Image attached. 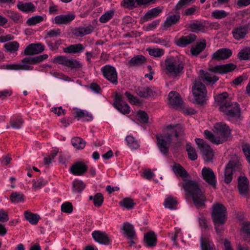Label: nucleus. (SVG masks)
I'll return each mask as SVG.
<instances>
[{
  "label": "nucleus",
  "mask_w": 250,
  "mask_h": 250,
  "mask_svg": "<svg viewBox=\"0 0 250 250\" xmlns=\"http://www.w3.org/2000/svg\"><path fill=\"white\" fill-rule=\"evenodd\" d=\"M177 204L176 199L171 196L166 198L164 203L165 207L170 209H175L177 208Z\"/></svg>",
  "instance_id": "nucleus-35"
},
{
  "label": "nucleus",
  "mask_w": 250,
  "mask_h": 250,
  "mask_svg": "<svg viewBox=\"0 0 250 250\" xmlns=\"http://www.w3.org/2000/svg\"><path fill=\"white\" fill-rule=\"evenodd\" d=\"M202 176L203 179L209 185L215 187L216 184V180L215 174L212 170L209 168L204 167L202 170Z\"/></svg>",
  "instance_id": "nucleus-13"
},
{
  "label": "nucleus",
  "mask_w": 250,
  "mask_h": 250,
  "mask_svg": "<svg viewBox=\"0 0 250 250\" xmlns=\"http://www.w3.org/2000/svg\"><path fill=\"white\" fill-rule=\"evenodd\" d=\"M33 182V187L36 189H38L45 186L47 183V181L42 178H39L36 180H34Z\"/></svg>",
  "instance_id": "nucleus-56"
},
{
  "label": "nucleus",
  "mask_w": 250,
  "mask_h": 250,
  "mask_svg": "<svg viewBox=\"0 0 250 250\" xmlns=\"http://www.w3.org/2000/svg\"><path fill=\"white\" fill-rule=\"evenodd\" d=\"M168 104L173 106H178L182 104V100L179 94L176 92L171 91L168 96Z\"/></svg>",
  "instance_id": "nucleus-22"
},
{
  "label": "nucleus",
  "mask_w": 250,
  "mask_h": 250,
  "mask_svg": "<svg viewBox=\"0 0 250 250\" xmlns=\"http://www.w3.org/2000/svg\"><path fill=\"white\" fill-rule=\"evenodd\" d=\"M187 193L191 196L194 204L198 208L204 205L205 197L197 183L193 181H187L183 185Z\"/></svg>",
  "instance_id": "nucleus-4"
},
{
  "label": "nucleus",
  "mask_w": 250,
  "mask_h": 250,
  "mask_svg": "<svg viewBox=\"0 0 250 250\" xmlns=\"http://www.w3.org/2000/svg\"><path fill=\"white\" fill-rule=\"evenodd\" d=\"M179 14L168 15L166 19L161 24V28L163 30H167L172 25L176 24L180 20Z\"/></svg>",
  "instance_id": "nucleus-16"
},
{
  "label": "nucleus",
  "mask_w": 250,
  "mask_h": 250,
  "mask_svg": "<svg viewBox=\"0 0 250 250\" xmlns=\"http://www.w3.org/2000/svg\"><path fill=\"white\" fill-rule=\"evenodd\" d=\"M93 30V27L91 25L80 27L75 29L74 34L77 36L82 37L86 35L90 34Z\"/></svg>",
  "instance_id": "nucleus-29"
},
{
  "label": "nucleus",
  "mask_w": 250,
  "mask_h": 250,
  "mask_svg": "<svg viewBox=\"0 0 250 250\" xmlns=\"http://www.w3.org/2000/svg\"><path fill=\"white\" fill-rule=\"evenodd\" d=\"M44 50V46L41 43H31L24 50L25 55H33L42 52Z\"/></svg>",
  "instance_id": "nucleus-15"
},
{
  "label": "nucleus",
  "mask_w": 250,
  "mask_h": 250,
  "mask_svg": "<svg viewBox=\"0 0 250 250\" xmlns=\"http://www.w3.org/2000/svg\"><path fill=\"white\" fill-rule=\"evenodd\" d=\"M144 238L148 246H153L156 245V237L153 232L150 231L146 233Z\"/></svg>",
  "instance_id": "nucleus-41"
},
{
  "label": "nucleus",
  "mask_w": 250,
  "mask_h": 250,
  "mask_svg": "<svg viewBox=\"0 0 250 250\" xmlns=\"http://www.w3.org/2000/svg\"><path fill=\"white\" fill-rule=\"evenodd\" d=\"M238 189L241 194L246 196L249 194L250 187L248 179L244 176H240L238 179Z\"/></svg>",
  "instance_id": "nucleus-17"
},
{
  "label": "nucleus",
  "mask_w": 250,
  "mask_h": 250,
  "mask_svg": "<svg viewBox=\"0 0 250 250\" xmlns=\"http://www.w3.org/2000/svg\"><path fill=\"white\" fill-rule=\"evenodd\" d=\"M89 199L93 201L95 206L99 207L103 204L104 197L101 193H97L94 196L92 195L89 196Z\"/></svg>",
  "instance_id": "nucleus-40"
},
{
  "label": "nucleus",
  "mask_w": 250,
  "mask_h": 250,
  "mask_svg": "<svg viewBox=\"0 0 250 250\" xmlns=\"http://www.w3.org/2000/svg\"><path fill=\"white\" fill-rule=\"evenodd\" d=\"M58 153V149L57 148L54 149L51 154L44 157L43 162L45 165H49L50 164L52 161L55 158V157L57 156Z\"/></svg>",
  "instance_id": "nucleus-60"
},
{
  "label": "nucleus",
  "mask_w": 250,
  "mask_h": 250,
  "mask_svg": "<svg viewBox=\"0 0 250 250\" xmlns=\"http://www.w3.org/2000/svg\"><path fill=\"white\" fill-rule=\"evenodd\" d=\"M220 111L224 112L229 119H238L240 117V109L237 103H226Z\"/></svg>",
  "instance_id": "nucleus-7"
},
{
  "label": "nucleus",
  "mask_w": 250,
  "mask_h": 250,
  "mask_svg": "<svg viewBox=\"0 0 250 250\" xmlns=\"http://www.w3.org/2000/svg\"><path fill=\"white\" fill-rule=\"evenodd\" d=\"M195 141L198 149L202 155L203 159L206 162L211 161L214 158V153L208 143L200 138H196Z\"/></svg>",
  "instance_id": "nucleus-6"
},
{
  "label": "nucleus",
  "mask_w": 250,
  "mask_h": 250,
  "mask_svg": "<svg viewBox=\"0 0 250 250\" xmlns=\"http://www.w3.org/2000/svg\"><path fill=\"white\" fill-rule=\"evenodd\" d=\"M218 61H219V50H217L212 54V59L209 62L208 68L209 71L213 73L219 72V65L216 64L214 65L215 62Z\"/></svg>",
  "instance_id": "nucleus-27"
},
{
  "label": "nucleus",
  "mask_w": 250,
  "mask_h": 250,
  "mask_svg": "<svg viewBox=\"0 0 250 250\" xmlns=\"http://www.w3.org/2000/svg\"><path fill=\"white\" fill-rule=\"evenodd\" d=\"M182 134L181 127L178 125H170L167 127V132L156 136L157 145L160 151L166 155L168 151L173 137H178Z\"/></svg>",
  "instance_id": "nucleus-3"
},
{
  "label": "nucleus",
  "mask_w": 250,
  "mask_h": 250,
  "mask_svg": "<svg viewBox=\"0 0 250 250\" xmlns=\"http://www.w3.org/2000/svg\"><path fill=\"white\" fill-rule=\"evenodd\" d=\"M72 69H79L82 68L83 65L81 62L76 59L68 58L66 66Z\"/></svg>",
  "instance_id": "nucleus-45"
},
{
  "label": "nucleus",
  "mask_w": 250,
  "mask_h": 250,
  "mask_svg": "<svg viewBox=\"0 0 250 250\" xmlns=\"http://www.w3.org/2000/svg\"><path fill=\"white\" fill-rule=\"evenodd\" d=\"M232 51L227 48L220 49V60H226L232 55Z\"/></svg>",
  "instance_id": "nucleus-55"
},
{
  "label": "nucleus",
  "mask_w": 250,
  "mask_h": 250,
  "mask_svg": "<svg viewBox=\"0 0 250 250\" xmlns=\"http://www.w3.org/2000/svg\"><path fill=\"white\" fill-rule=\"evenodd\" d=\"M233 168L232 165L230 163H229L228 166L226 167L225 170V182L229 184V183L232 178V172Z\"/></svg>",
  "instance_id": "nucleus-38"
},
{
  "label": "nucleus",
  "mask_w": 250,
  "mask_h": 250,
  "mask_svg": "<svg viewBox=\"0 0 250 250\" xmlns=\"http://www.w3.org/2000/svg\"><path fill=\"white\" fill-rule=\"evenodd\" d=\"M24 216L27 221L33 225H37L41 218L39 214L32 213L29 210L24 211Z\"/></svg>",
  "instance_id": "nucleus-28"
},
{
  "label": "nucleus",
  "mask_w": 250,
  "mask_h": 250,
  "mask_svg": "<svg viewBox=\"0 0 250 250\" xmlns=\"http://www.w3.org/2000/svg\"><path fill=\"white\" fill-rule=\"evenodd\" d=\"M200 242L201 250H214L213 244L208 240L201 238Z\"/></svg>",
  "instance_id": "nucleus-46"
},
{
  "label": "nucleus",
  "mask_w": 250,
  "mask_h": 250,
  "mask_svg": "<svg viewBox=\"0 0 250 250\" xmlns=\"http://www.w3.org/2000/svg\"><path fill=\"white\" fill-rule=\"evenodd\" d=\"M236 66L233 63H227L224 65H220V74L227 73L234 70Z\"/></svg>",
  "instance_id": "nucleus-51"
},
{
  "label": "nucleus",
  "mask_w": 250,
  "mask_h": 250,
  "mask_svg": "<svg viewBox=\"0 0 250 250\" xmlns=\"http://www.w3.org/2000/svg\"><path fill=\"white\" fill-rule=\"evenodd\" d=\"M104 77L114 84L118 83V74L116 68L110 65H105L101 68Z\"/></svg>",
  "instance_id": "nucleus-8"
},
{
  "label": "nucleus",
  "mask_w": 250,
  "mask_h": 250,
  "mask_svg": "<svg viewBox=\"0 0 250 250\" xmlns=\"http://www.w3.org/2000/svg\"><path fill=\"white\" fill-rule=\"evenodd\" d=\"M85 188V184L81 180H75L73 182V191L74 192H80Z\"/></svg>",
  "instance_id": "nucleus-47"
},
{
  "label": "nucleus",
  "mask_w": 250,
  "mask_h": 250,
  "mask_svg": "<svg viewBox=\"0 0 250 250\" xmlns=\"http://www.w3.org/2000/svg\"><path fill=\"white\" fill-rule=\"evenodd\" d=\"M121 229L124 231V234L129 240V246H133L137 241V236L133 226L128 222H125L122 225Z\"/></svg>",
  "instance_id": "nucleus-9"
},
{
  "label": "nucleus",
  "mask_w": 250,
  "mask_h": 250,
  "mask_svg": "<svg viewBox=\"0 0 250 250\" xmlns=\"http://www.w3.org/2000/svg\"><path fill=\"white\" fill-rule=\"evenodd\" d=\"M85 46L82 43L71 44L63 48V51L68 54H78L83 52Z\"/></svg>",
  "instance_id": "nucleus-21"
},
{
  "label": "nucleus",
  "mask_w": 250,
  "mask_h": 250,
  "mask_svg": "<svg viewBox=\"0 0 250 250\" xmlns=\"http://www.w3.org/2000/svg\"><path fill=\"white\" fill-rule=\"evenodd\" d=\"M211 217L214 222L215 229L218 233L219 229V203H218L214 204L212 207Z\"/></svg>",
  "instance_id": "nucleus-25"
},
{
  "label": "nucleus",
  "mask_w": 250,
  "mask_h": 250,
  "mask_svg": "<svg viewBox=\"0 0 250 250\" xmlns=\"http://www.w3.org/2000/svg\"><path fill=\"white\" fill-rule=\"evenodd\" d=\"M196 39V36L194 34H189L185 36H182L175 41L177 45L184 47L187 45L192 43Z\"/></svg>",
  "instance_id": "nucleus-19"
},
{
  "label": "nucleus",
  "mask_w": 250,
  "mask_h": 250,
  "mask_svg": "<svg viewBox=\"0 0 250 250\" xmlns=\"http://www.w3.org/2000/svg\"><path fill=\"white\" fill-rule=\"evenodd\" d=\"M17 7L21 11L26 13L34 12L36 10L35 6L31 2H19L17 4Z\"/></svg>",
  "instance_id": "nucleus-26"
},
{
  "label": "nucleus",
  "mask_w": 250,
  "mask_h": 250,
  "mask_svg": "<svg viewBox=\"0 0 250 250\" xmlns=\"http://www.w3.org/2000/svg\"><path fill=\"white\" fill-rule=\"evenodd\" d=\"M61 210L63 212L70 213L73 211V206L71 203L66 202L61 205Z\"/></svg>",
  "instance_id": "nucleus-63"
},
{
  "label": "nucleus",
  "mask_w": 250,
  "mask_h": 250,
  "mask_svg": "<svg viewBox=\"0 0 250 250\" xmlns=\"http://www.w3.org/2000/svg\"><path fill=\"white\" fill-rule=\"evenodd\" d=\"M146 50L150 56L154 57L159 58L163 56L165 54V50L161 48H148Z\"/></svg>",
  "instance_id": "nucleus-48"
},
{
  "label": "nucleus",
  "mask_w": 250,
  "mask_h": 250,
  "mask_svg": "<svg viewBox=\"0 0 250 250\" xmlns=\"http://www.w3.org/2000/svg\"><path fill=\"white\" fill-rule=\"evenodd\" d=\"M74 114L75 117L82 119L84 121L89 122L93 120L92 114L84 110L77 109Z\"/></svg>",
  "instance_id": "nucleus-30"
},
{
  "label": "nucleus",
  "mask_w": 250,
  "mask_h": 250,
  "mask_svg": "<svg viewBox=\"0 0 250 250\" xmlns=\"http://www.w3.org/2000/svg\"><path fill=\"white\" fill-rule=\"evenodd\" d=\"M120 204L127 209H131L133 208L134 203L132 199L125 198L120 202Z\"/></svg>",
  "instance_id": "nucleus-58"
},
{
  "label": "nucleus",
  "mask_w": 250,
  "mask_h": 250,
  "mask_svg": "<svg viewBox=\"0 0 250 250\" xmlns=\"http://www.w3.org/2000/svg\"><path fill=\"white\" fill-rule=\"evenodd\" d=\"M230 102V98L227 92H223L220 94V109L226 103Z\"/></svg>",
  "instance_id": "nucleus-61"
},
{
  "label": "nucleus",
  "mask_w": 250,
  "mask_h": 250,
  "mask_svg": "<svg viewBox=\"0 0 250 250\" xmlns=\"http://www.w3.org/2000/svg\"><path fill=\"white\" fill-rule=\"evenodd\" d=\"M218 78L214 74L201 70L199 78L194 81L192 91L195 101L198 104L204 103L207 96V91L205 85L202 83L203 81L206 84H213L217 81Z\"/></svg>",
  "instance_id": "nucleus-1"
},
{
  "label": "nucleus",
  "mask_w": 250,
  "mask_h": 250,
  "mask_svg": "<svg viewBox=\"0 0 250 250\" xmlns=\"http://www.w3.org/2000/svg\"><path fill=\"white\" fill-rule=\"evenodd\" d=\"M9 200L11 203L14 204L23 203L24 202V197L21 192H13L9 197Z\"/></svg>",
  "instance_id": "nucleus-33"
},
{
  "label": "nucleus",
  "mask_w": 250,
  "mask_h": 250,
  "mask_svg": "<svg viewBox=\"0 0 250 250\" xmlns=\"http://www.w3.org/2000/svg\"><path fill=\"white\" fill-rule=\"evenodd\" d=\"M137 117L140 122L142 123H147L149 119L147 114L143 110H139L137 112Z\"/></svg>",
  "instance_id": "nucleus-59"
},
{
  "label": "nucleus",
  "mask_w": 250,
  "mask_h": 250,
  "mask_svg": "<svg viewBox=\"0 0 250 250\" xmlns=\"http://www.w3.org/2000/svg\"><path fill=\"white\" fill-rule=\"evenodd\" d=\"M71 144L75 148L80 149H83L85 147L86 143L80 137H74L71 140Z\"/></svg>",
  "instance_id": "nucleus-39"
},
{
  "label": "nucleus",
  "mask_w": 250,
  "mask_h": 250,
  "mask_svg": "<svg viewBox=\"0 0 250 250\" xmlns=\"http://www.w3.org/2000/svg\"><path fill=\"white\" fill-rule=\"evenodd\" d=\"M75 18V15L69 12L65 14H61L56 16L52 20V22L58 25L67 24L74 20Z\"/></svg>",
  "instance_id": "nucleus-14"
},
{
  "label": "nucleus",
  "mask_w": 250,
  "mask_h": 250,
  "mask_svg": "<svg viewBox=\"0 0 250 250\" xmlns=\"http://www.w3.org/2000/svg\"><path fill=\"white\" fill-rule=\"evenodd\" d=\"M189 27L192 32H203L205 29V26L200 22H195L189 24Z\"/></svg>",
  "instance_id": "nucleus-53"
},
{
  "label": "nucleus",
  "mask_w": 250,
  "mask_h": 250,
  "mask_svg": "<svg viewBox=\"0 0 250 250\" xmlns=\"http://www.w3.org/2000/svg\"><path fill=\"white\" fill-rule=\"evenodd\" d=\"M214 129L205 130L204 132L206 139L213 144H219V124L216 123L214 126Z\"/></svg>",
  "instance_id": "nucleus-11"
},
{
  "label": "nucleus",
  "mask_w": 250,
  "mask_h": 250,
  "mask_svg": "<svg viewBox=\"0 0 250 250\" xmlns=\"http://www.w3.org/2000/svg\"><path fill=\"white\" fill-rule=\"evenodd\" d=\"M61 31L59 28H54L46 32V38L58 37L61 35Z\"/></svg>",
  "instance_id": "nucleus-62"
},
{
  "label": "nucleus",
  "mask_w": 250,
  "mask_h": 250,
  "mask_svg": "<svg viewBox=\"0 0 250 250\" xmlns=\"http://www.w3.org/2000/svg\"><path fill=\"white\" fill-rule=\"evenodd\" d=\"M48 57V55L46 54L34 57H25L22 60L21 63L9 64L7 65L6 68L10 70H32L33 67L31 66V64L42 62Z\"/></svg>",
  "instance_id": "nucleus-5"
},
{
  "label": "nucleus",
  "mask_w": 250,
  "mask_h": 250,
  "mask_svg": "<svg viewBox=\"0 0 250 250\" xmlns=\"http://www.w3.org/2000/svg\"><path fill=\"white\" fill-rule=\"evenodd\" d=\"M23 123L22 118L18 117L10 121L11 126L14 129H20Z\"/></svg>",
  "instance_id": "nucleus-57"
},
{
  "label": "nucleus",
  "mask_w": 250,
  "mask_h": 250,
  "mask_svg": "<svg viewBox=\"0 0 250 250\" xmlns=\"http://www.w3.org/2000/svg\"><path fill=\"white\" fill-rule=\"evenodd\" d=\"M172 169L175 174L180 176L182 178H186L188 176V172L179 164L174 165Z\"/></svg>",
  "instance_id": "nucleus-37"
},
{
  "label": "nucleus",
  "mask_w": 250,
  "mask_h": 250,
  "mask_svg": "<svg viewBox=\"0 0 250 250\" xmlns=\"http://www.w3.org/2000/svg\"><path fill=\"white\" fill-rule=\"evenodd\" d=\"M114 15L113 10H109L103 14L99 18V21L101 23H106L111 20Z\"/></svg>",
  "instance_id": "nucleus-52"
},
{
  "label": "nucleus",
  "mask_w": 250,
  "mask_h": 250,
  "mask_svg": "<svg viewBox=\"0 0 250 250\" xmlns=\"http://www.w3.org/2000/svg\"><path fill=\"white\" fill-rule=\"evenodd\" d=\"M165 74L172 78H179L184 72L185 62L183 56H169L160 63Z\"/></svg>",
  "instance_id": "nucleus-2"
},
{
  "label": "nucleus",
  "mask_w": 250,
  "mask_h": 250,
  "mask_svg": "<svg viewBox=\"0 0 250 250\" xmlns=\"http://www.w3.org/2000/svg\"><path fill=\"white\" fill-rule=\"evenodd\" d=\"M127 146L131 149H137L140 145L137 140H136L133 136L128 135L125 138Z\"/></svg>",
  "instance_id": "nucleus-43"
},
{
  "label": "nucleus",
  "mask_w": 250,
  "mask_h": 250,
  "mask_svg": "<svg viewBox=\"0 0 250 250\" xmlns=\"http://www.w3.org/2000/svg\"><path fill=\"white\" fill-rule=\"evenodd\" d=\"M137 94L141 97L147 98L153 95L152 90L148 87H138L136 90Z\"/></svg>",
  "instance_id": "nucleus-36"
},
{
  "label": "nucleus",
  "mask_w": 250,
  "mask_h": 250,
  "mask_svg": "<svg viewBox=\"0 0 250 250\" xmlns=\"http://www.w3.org/2000/svg\"><path fill=\"white\" fill-rule=\"evenodd\" d=\"M246 29L244 27L237 28L233 30V37L237 40L244 38L246 34Z\"/></svg>",
  "instance_id": "nucleus-49"
},
{
  "label": "nucleus",
  "mask_w": 250,
  "mask_h": 250,
  "mask_svg": "<svg viewBox=\"0 0 250 250\" xmlns=\"http://www.w3.org/2000/svg\"><path fill=\"white\" fill-rule=\"evenodd\" d=\"M228 219V213L226 208L220 204V226L224 224Z\"/></svg>",
  "instance_id": "nucleus-42"
},
{
  "label": "nucleus",
  "mask_w": 250,
  "mask_h": 250,
  "mask_svg": "<svg viewBox=\"0 0 250 250\" xmlns=\"http://www.w3.org/2000/svg\"><path fill=\"white\" fill-rule=\"evenodd\" d=\"M113 105L122 114H128L130 112L129 105L123 101L122 96L119 94L115 95Z\"/></svg>",
  "instance_id": "nucleus-10"
},
{
  "label": "nucleus",
  "mask_w": 250,
  "mask_h": 250,
  "mask_svg": "<svg viewBox=\"0 0 250 250\" xmlns=\"http://www.w3.org/2000/svg\"><path fill=\"white\" fill-rule=\"evenodd\" d=\"M5 49L10 52H15L18 50L19 43L16 41L8 42L4 44Z\"/></svg>",
  "instance_id": "nucleus-44"
},
{
  "label": "nucleus",
  "mask_w": 250,
  "mask_h": 250,
  "mask_svg": "<svg viewBox=\"0 0 250 250\" xmlns=\"http://www.w3.org/2000/svg\"><path fill=\"white\" fill-rule=\"evenodd\" d=\"M231 134L229 126L224 123H220V144L228 140Z\"/></svg>",
  "instance_id": "nucleus-18"
},
{
  "label": "nucleus",
  "mask_w": 250,
  "mask_h": 250,
  "mask_svg": "<svg viewBox=\"0 0 250 250\" xmlns=\"http://www.w3.org/2000/svg\"><path fill=\"white\" fill-rule=\"evenodd\" d=\"M206 43L205 41L197 42L190 49V52L193 56L198 55L206 47Z\"/></svg>",
  "instance_id": "nucleus-34"
},
{
  "label": "nucleus",
  "mask_w": 250,
  "mask_h": 250,
  "mask_svg": "<svg viewBox=\"0 0 250 250\" xmlns=\"http://www.w3.org/2000/svg\"><path fill=\"white\" fill-rule=\"evenodd\" d=\"M45 19V15H35L28 18L26 22L28 26H35L43 21Z\"/></svg>",
  "instance_id": "nucleus-31"
},
{
  "label": "nucleus",
  "mask_w": 250,
  "mask_h": 250,
  "mask_svg": "<svg viewBox=\"0 0 250 250\" xmlns=\"http://www.w3.org/2000/svg\"><path fill=\"white\" fill-rule=\"evenodd\" d=\"M242 150L249 164H250V145L244 144L242 145Z\"/></svg>",
  "instance_id": "nucleus-64"
},
{
  "label": "nucleus",
  "mask_w": 250,
  "mask_h": 250,
  "mask_svg": "<svg viewBox=\"0 0 250 250\" xmlns=\"http://www.w3.org/2000/svg\"><path fill=\"white\" fill-rule=\"evenodd\" d=\"M92 236L96 242L104 245H109L112 241L110 237L104 231L95 230L93 231Z\"/></svg>",
  "instance_id": "nucleus-12"
},
{
  "label": "nucleus",
  "mask_w": 250,
  "mask_h": 250,
  "mask_svg": "<svg viewBox=\"0 0 250 250\" xmlns=\"http://www.w3.org/2000/svg\"><path fill=\"white\" fill-rule=\"evenodd\" d=\"M238 56L241 60L250 59V47H246L241 49Z\"/></svg>",
  "instance_id": "nucleus-54"
},
{
  "label": "nucleus",
  "mask_w": 250,
  "mask_h": 250,
  "mask_svg": "<svg viewBox=\"0 0 250 250\" xmlns=\"http://www.w3.org/2000/svg\"><path fill=\"white\" fill-rule=\"evenodd\" d=\"M186 149L188 152V156L190 160L194 161L197 158V153L195 149L189 144H187Z\"/></svg>",
  "instance_id": "nucleus-50"
},
{
  "label": "nucleus",
  "mask_w": 250,
  "mask_h": 250,
  "mask_svg": "<svg viewBox=\"0 0 250 250\" xmlns=\"http://www.w3.org/2000/svg\"><path fill=\"white\" fill-rule=\"evenodd\" d=\"M70 172L74 175H81L87 170V166L83 162H77L70 168Z\"/></svg>",
  "instance_id": "nucleus-20"
},
{
  "label": "nucleus",
  "mask_w": 250,
  "mask_h": 250,
  "mask_svg": "<svg viewBox=\"0 0 250 250\" xmlns=\"http://www.w3.org/2000/svg\"><path fill=\"white\" fill-rule=\"evenodd\" d=\"M3 13L16 23H21L23 21L22 16L12 10H4Z\"/></svg>",
  "instance_id": "nucleus-23"
},
{
  "label": "nucleus",
  "mask_w": 250,
  "mask_h": 250,
  "mask_svg": "<svg viewBox=\"0 0 250 250\" xmlns=\"http://www.w3.org/2000/svg\"><path fill=\"white\" fill-rule=\"evenodd\" d=\"M162 12V9L160 7L153 8L148 11L144 16L146 21L150 20L158 16Z\"/></svg>",
  "instance_id": "nucleus-32"
},
{
  "label": "nucleus",
  "mask_w": 250,
  "mask_h": 250,
  "mask_svg": "<svg viewBox=\"0 0 250 250\" xmlns=\"http://www.w3.org/2000/svg\"><path fill=\"white\" fill-rule=\"evenodd\" d=\"M146 62V59L145 56L142 55H138L132 57L128 62V65L130 66H140Z\"/></svg>",
  "instance_id": "nucleus-24"
}]
</instances>
